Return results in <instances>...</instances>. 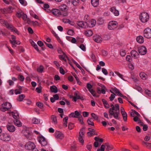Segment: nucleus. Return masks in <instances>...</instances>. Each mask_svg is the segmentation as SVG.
Segmentation results:
<instances>
[{"mask_svg":"<svg viewBox=\"0 0 151 151\" xmlns=\"http://www.w3.org/2000/svg\"><path fill=\"white\" fill-rule=\"evenodd\" d=\"M13 9V8L12 7L10 6L7 8V10L5 9H1V12H2L3 13H6V11H8V12L9 13H11Z\"/></svg>","mask_w":151,"mask_h":151,"instance_id":"nucleus-15","label":"nucleus"},{"mask_svg":"<svg viewBox=\"0 0 151 151\" xmlns=\"http://www.w3.org/2000/svg\"><path fill=\"white\" fill-rule=\"evenodd\" d=\"M138 51L139 53L141 55H145L147 52L146 48L143 46L139 47Z\"/></svg>","mask_w":151,"mask_h":151,"instance_id":"nucleus-7","label":"nucleus"},{"mask_svg":"<svg viewBox=\"0 0 151 151\" xmlns=\"http://www.w3.org/2000/svg\"><path fill=\"white\" fill-rule=\"evenodd\" d=\"M25 97V96L23 94H22L19 96L18 100L19 101H22L23 100V99Z\"/></svg>","mask_w":151,"mask_h":151,"instance_id":"nucleus-38","label":"nucleus"},{"mask_svg":"<svg viewBox=\"0 0 151 151\" xmlns=\"http://www.w3.org/2000/svg\"><path fill=\"white\" fill-rule=\"evenodd\" d=\"M91 3L94 7H97L99 3V0H91Z\"/></svg>","mask_w":151,"mask_h":151,"instance_id":"nucleus-21","label":"nucleus"},{"mask_svg":"<svg viewBox=\"0 0 151 151\" xmlns=\"http://www.w3.org/2000/svg\"><path fill=\"white\" fill-rule=\"evenodd\" d=\"M84 128L83 127L81 129L80 131L79 132V135L83 136L84 135Z\"/></svg>","mask_w":151,"mask_h":151,"instance_id":"nucleus-43","label":"nucleus"},{"mask_svg":"<svg viewBox=\"0 0 151 151\" xmlns=\"http://www.w3.org/2000/svg\"><path fill=\"white\" fill-rule=\"evenodd\" d=\"M63 22L65 23H68L71 25H73V24H71L70 23L71 22V21L68 19H66L63 20Z\"/></svg>","mask_w":151,"mask_h":151,"instance_id":"nucleus-57","label":"nucleus"},{"mask_svg":"<svg viewBox=\"0 0 151 151\" xmlns=\"http://www.w3.org/2000/svg\"><path fill=\"white\" fill-rule=\"evenodd\" d=\"M2 106H4L6 107L8 109H10L12 107V105L9 102H6L2 104Z\"/></svg>","mask_w":151,"mask_h":151,"instance_id":"nucleus-28","label":"nucleus"},{"mask_svg":"<svg viewBox=\"0 0 151 151\" xmlns=\"http://www.w3.org/2000/svg\"><path fill=\"white\" fill-rule=\"evenodd\" d=\"M25 148L29 150H33L35 148V145L33 142H29L25 144Z\"/></svg>","mask_w":151,"mask_h":151,"instance_id":"nucleus-5","label":"nucleus"},{"mask_svg":"<svg viewBox=\"0 0 151 151\" xmlns=\"http://www.w3.org/2000/svg\"><path fill=\"white\" fill-rule=\"evenodd\" d=\"M78 120L82 124H83V119L82 116H78Z\"/></svg>","mask_w":151,"mask_h":151,"instance_id":"nucleus-50","label":"nucleus"},{"mask_svg":"<svg viewBox=\"0 0 151 151\" xmlns=\"http://www.w3.org/2000/svg\"><path fill=\"white\" fill-rule=\"evenodd\" d=\"M77 24L79 27L82 28H85L88 27V23L86 22L79 21L77 22Z\"/></svg>","mask_w":151,"mask_h":151,"instance_id":"nucleus-9","label":"nucleus"},{"mask_svg":"<svg viewBox=\"0 0 151 151\" xmlns=\"http://www.w3.org/2000/svg\"><path fill=\"white\" fill-rule=\"evenodd\" d=\"M0 139L4 141H8L10 140L11 137L8 133L2 132L0 135Z\"/></svg>","mask_w":151,"mask_h":151,"instance_id":"nucleus-3","label":"nucleus"},{"mask_svg":"<svg viewBox=\"0 0 151 151\" xmlns=\"http://www.w3.org/2000/svg\"><path fill=\"white\" fill-rule=\"evenodd\" d=\"M91 116L94 119L97 120L98 119V116L94 113H92L91 114Z\"/></svg>","mask_w":151,"mask_h":151,"instance_id":"nucleus-52","label":"nucleus"},{"mask_svg":"<svg viewBox=\"0 0 151 151\" xmlns=\"http://www.w3.org/2000/svg\"><path fill=\"white\" fill-rule=\"evenodd\" d=\"M123 119L124 121H126L127 119V113L125 112L122 113Z\"/></svg>","mask_w":151,"mask_h":151,"instance_id":"nucleus-36","label":"nucleus"},{"mask_svg":"<svg viewBox=\"0 0 151 151\" xmlns=\"http://www.w3.org/2000/svg\"><path fill=\"white\" fill-rule=\"evenodd\" d=\"M31 134L32 133L31 132L27 130L23 132V134L24 136H25L27 138L29 139H30L31 138Z\"/></svg>","mask_w":151,"mask_h":151,"instance_id":"nucleus-13","label":"nucleus"},{"mask_svg":"<svg viewBox=\"0 0 151 151\" xmlns=\"http://www.w3.org/2000/svg\"><path fill=\"white\" fill-rule=\"evenodd\" d=\"M12 39V40H10V42L12 44L14 43V42H15L16 41V37L15 36L13 35H11Z\"/></svg>","mask_w":151,"mask_h":151,"instance_id":"nucleus-37","label":"nucleus"},{"mask_svg":"<svg viewBox=\"0 0 151 151\" xmlns=\"http://www.w3.org/2000/svg\"><path fill=\"white\" fill-rule=\"evenodd\" d=\"M149 16L148 14L146 12L141 13L139 18L141 21L143 23H145L149 19Z\"/></svg>","mask_w":151,"mask_h":151,"instance_id":"nucleus-2","label":"nucleus"},{"mask_svg":"<svg viewBox=\"0 0 151 151\" xmlns=\"http://www.w3.org/2000/svg\"><path fill=\"white\" fill-rule=\"evenodd\" d=\"M19 79L22 81H23L24 80V77L22 75H19L18 76Z\"/></svg>","mask_w":151,"mask_h":151,"instance_id":"nucleus-55","label":"nucleus"},{"mask_svg":"<svg viewBox=\"0 0 151 151\" xmlns=\"http://www.w3.org/2000/svg\"><path fill=\"white\" fill-rule=\"evenodd\" d=\"M115 74H116L120 78L123 80H124V76L123 75L117 72H115Z\"/></svg>","mask_w":151,"mask_h":151,"instance_id":"nucleus-45","label":"nucleus"},{"mask_svg":"<svg viewBox=\"0 0 151 151\" xmlns=\"http://www.w3.org/2000/svg\"><path fill=\"white\" fill-rule=\"evenodd\" d=\"M51 119L52 120V123L56 124L57 123V120L56 117L54 115H52L51 117Z\"/></svg>","mask_w":151,"mask_h":151,"instance_id":"nucleus-32","label":"nucleus"},{"mask_svg":"<svg viewBox=\"0 0 151 151\" xmlns=\"http://www.w3.org/2000/svg\"><path fill=\"white\" fill-rule=\"evenodd\" d=\"M102 38L99 35H96L93 36V40L97 43H100L102 41Z\"/></svg>","mask_w":151,"mask_h":151,"instance_id":"nucleus-11","label":"nucleus"},{"mask_svg":"<svg viewBox=\"0 0 151 151\" xmlns=\"http://www.w3.org/2000/svg\"><path fill=\"white\" fill-rule=\"evenodd\" d=\"M80 48L83 51H85L86 50V47L83 44L81 45L80 46Z\"/></svg>","mask_w":151,"mask_h":151,"instance_id":"nucleus-61","label":"nucleus"},{"mask_svg":"<svg viewBox=\"0 0 151 151\" xmlns=\"http://www.w3.org/2000/svg\"><path fill=\"white\" fill-rule=\"evenodd\" d=\"M1 34L3 36H6L7 35V32L6 29L4 30V32L0 28V35Z\"/></svg>","mask_w":151,"mask_h":151,"instance_id":"nucleus-39","label":"nucleus"},{"mask_svg":"<svg viewBox=\"0 0 151 151\" xmlns=\"http://www.w3.org/2000/svg\"><path fill=\"white\" fill-rule=\"evenodd\" d=\"M111 89L113 91L115 92L116 93H117V95L118 96H119L120 93H121L119 90L116 88H111Z\"/></svg>","mask_w":151,"mask_h":151,"instance_id":"nucleus-41","label":"nucleus"},{"mask_svg":"<svg viewBox=\"0 0 151 151\" xmlns=\"http://www.w3.org/2000/svg\"><path fill=\"white\" fill-rule=\"evenodd\" d=\"M117 25L118 23L116 22L112 21L109 23L108 28L109 30H113L116 28Z\"/></svg>","mask_w":151,"mask_h":151,"instance_id":"nucleus-4","label":"nucleus"},{"mask_svg":"<svg viewBox=\"0 0 151 151\" xmlns=\"http://www.w3.org/2000/svg\"><path fill=\"white\" fill-rule=\"evenodd\" d=\"M131 55L132 57L134 58H137L139 57V54L136 50H132L131 52Z\"/></svg>","mask_w":151,"mask_h":151,"instance_id":"nucleus-17","label":"nucleus"},{"mask_svg":"<svg viewBox=\"0 0 151 151\" xmlns=\"http://www.w3.org/2000/svg\"><path fill=\"white\" fill-rule=\"evenodd\" d=\"M52 12L53 14L57 16L62 15V14L60 10L57 9H54L52 10Z\"/></svg>","mask_w":151,"mask_h":151,"instance_id":"nucleus-12","label":"nucleus"},{"mask_svg":"<svg viewBox=\"0 0 151 151\" xmlns=\"http://www.w3.org/2000/svg\"><path fill=\"white\" fill-rule=\"evenodd\" d=\"M7 28L11 30L12 32L15 33L18 35H19V31L12 24H10Z\"/></svg>","mask_w":151,"mask_h":151,"instance_id":"nucleus-8","label":"nucleus"},{"mask_svg":"<svg viewBox=\"0 0 151 151\" xmlns=\"http://www.w3.org/2000/svg\"><path fill=\"white\" fill-rule=\"evenodd\" d=\"M102 71L103 72V73L106 75H107L108 73L107 70L104 68H102Z\"/></svg>","mask_w":151,"mask_h":151,"instance_id":"nucleus-60","label":"nucleus"},{"mask_svg":"<svg viewBox=\"0 0 151 151\" xmlns=\"http://www.w3.org/2000/svg\"><path fill=\"white\" fill-rule=\"evenodd\" d=\"M44 68L43 66L42 65H41L37 68V70L38 72L40 73H42L43 71Z\"/></svg>","mask_w":151,"mask_h":151,"instance_id":"nucleus-33","label":"nucleus"},{"mask_svg":"<svg viewBox=\"0 0 151 151\" xmlns=\"http://www.w3.org/2000/svg\"><path fill=\"white\" fill-rule=\"evenodd\" d=\"M79 0H72V4L75 6H76L78 5Z\"/></svg>","mask_w":151,"mask_h":151,"instance_id":"nucleus-40","label":"nucleus"},{"mask_svg":"<svg viewBox=\"0 0 151 151\" xmlns=\"http://www.w3.org/2000/svg\"><path fill=\"white\" fill-rule=\"evenodd\" d=\"M75 115L76 117V118H78V116H80L81 114L79 113L77 111H76L74 112Z\"/></svg>","mask_w":151,"mask_h":151,"instance_id":"nucleus-53","label":"nucleus"},{"mask_svg":"<svg viewBox=\"0 0 151 151\" xmlns=\"http://www.w3.org/2000/svg\"><path fill=\"white\" fill-rule=\"evenodd\" d=\"M93 96H96V95L95 91L93 89L89 91Z\"/></svg>","mask_w":151,"mask_h":151,"instance_id":"nucleus-47","label":"nucleus"},{"mask_svg":"<svg viewBox=\"0 0 151 151\" xmlns=\"http://www.w3.org/2000/svg\"><path fill=\"white\" fill-rule=\"evenodd\" d=\"M50 90L51 91L54 93H56L58 92L57 87L55 86H51L50 87Z\"/></svg>","mask_w":151,"mask_h":151,"instance_id":"nucleus-23","label":"nucleus"},{"mask_svg":"<svg viewBox=\"0 0 151 151\" xmlns=\"http://www.w3.org/2000/svg\"><path fill=\"white\" fill-rule=\"evenodd\" d=\"M84 33L85 35L88 36H91L93 34L92 31L91 30H88L86 31Z\"/></svg>","mask_w":151,"mask_h":151,"instance_id":"nucleus-26","label":"nucleus"},{"mask_svg":"<svg viewBox=\"0 0 151 151\" xmlns=\"http://www.w3.org/2000/svg\"><path fill=\"white\" fill-rule=\"evenodd\" d=\"M20 43L19 41H17L16 40L15 41V42H14V43H12V47H14L16 46L15 45H19L20 44Z\"/></svg>","mask_w":151,"mask_h":151,"instance_id":"nucleus-51","label":"nucleus"},{"mask_svg":"<svg viewBox=\"0 0 151 151\" xmlns=\"http://www.w3.org/2000/svg\"><path fill=\"white\" fill-rule=\"evenodd\" d=\"M120 54L122 56H124L126 55L125 50L123 49L121 50L120 51Z\"/></svg>","mask_w":151,"mask_h":151,"instance_id":"nucleus-48","label":"nucleus"},{"mask_svg":"<svg viewBox=\"0 0 151 151\" xmlns=\"http://www.w3.org/2000/svg\"><path fill=\"white\" fill-rule=\"evenodd\" d=\"M87 122L89 125L92 126L94 125V123L93 122V119L92 118H89L87 120Z\"/></svg>","mask_w":151,"mask_h":151,"instance_id":"nucleus-31","label":"nucleus"},{"mask_svg":"<svg viewBox=\"0 0 151 151\" xmlns=\"http://www.w3.org/2000/svg\"><path fill=\"white\" fill-rule=\"evenodd\" d=\"M33 123L35 124H37L39 123V121L35 118H33L32 120Z\"/></svg>","mask_w":151,"mask_h":151,"instance_id":"nucleus-49","label":"nucleus"},{"mask_svg":"<svg viewBox=\"0 0 151 151\" xmlns=\"http://www.w3.org/2000/svg\"><path fill=\"white\" fill-rule=\"evenodd\" d=\"M78 140L81 143H83L84 140L83 139V136L79 135L78 138Z\"/></svg>","mask_w":151,"mask_h":151,"instance_id":"nucleus-42","label":"nucleus"},{"mask_svg":"<svg viewBox=\"0 0 151 151\" xmlns=\"http://www.w3.org/2000/svg\"><path fill=\"white\" fill-rule=\"evenodd\" d=\"M15 125L18 127H20L22 125V123L20 121H19L18 119H15L14 122Z\"/></svg>","mask_w":151,"mask_h":151,"instance_id":"nucleus-27","label":"nucleus"},{"mask_svg":"<svg viewBox=\"0 0 151 151\" xmlns=\"http://www.w3.org/2000/svg\"><path fill=\"white\" fill-rule=\"evenodd\" d=\"M139 76L143 80H145L147 77V75L144 73L141 72L139 74Z\"/></svg>","mask_w":151,"mask_h":151,"instance_id":"nucleus-25","label":"nucleus"},{"mask_svg":"<svg viewBox=\"0 0 151 151\" xmlns=\"http://www.w3.org/2000/svg\"><path fill=\"white\" fill-rule=\"evenodd\" d=\"M109 113L110 115L113 116L115 119H118L119 113V105L118 104H116L115 107L110 108L109 109Z\"/></svg>","mask_w":151,"mask_h":151,"instance_id":"nucleus-1","label":"nucleus"},{"mask_svg":"<svg viewBox=\"0 0 151 151\" xmlns=\"http://www.w3.org/2000/svg\"><path fill=\"white\" fill-rule=\"evenodd\" d=\"M92 87V86L89 83H88L87 85V87L88 89V91L91 89V88Z\"/></svg>","mask_w":151,"mask_h":151,"instance_id":"nucleus-64","label":"nucleus"},{"mask_svg":"<svg viewBox=\"0 0 151 151\" xmlns=\"http://www.w3.org/2000/svg\"><path fill=\"white\" fill-rule=\"evenodd\" d=\"M105 146L106 149L108 150H109L111 149V147L109 146V144L108 143L105 144Z\"/></svg>","mask_w":151,"mask_h":151,"instance_id":"nucleus-44","label":"nucleus"},{"mask_svg":"<svg viewBox=\"0 0 151 151\" xmlns=\"http://www.w3.org/2000/svg\"><path fill=\"white\" fill-rule=\"evenodd\" d=\"M55 136L56 138L60 139H62L64 137L63 134L61 132L57 131L55 132Z\"/></svg>","mask_w":151,"mask_h":151,"instance_id":"nucleus-10","label":"nucleus"},{"mask_svg":"<svg viewBox=\"0 0 151 151\" xmlns=\"http://www.w3.org/2000/svg\"><path fill=\"white\" fill-rule=\"evenodd\" d=\"M68 34L70 35H72L74 34V32L72 29H69L68 31Z\"/></svg>","mask_w":151,"mask_h":151,"instance_id":"nucleus-58","label":"nucleus"},{"mask_svg":"<svg viewBox=\"0 0 151 151\" xmlns=\"http://www.w3.org/2000/svg\"><path fill=\"white\" fill-rule=\"evenodd\" d=\"M145 93L149 96H151V91L147 89L145 90Z\"/></svg>","mask_w":151,"mask_h":151,"instance_id":"nucleus-56","label":"nucleus"},{"mask_svg":"<svg viewBox=\"0 0 151 151\" xmlns=\"http://www.w3.org/2000/svg\"><path fill=\"white\" fill-rule=\"evenodd\" d=\"M110 91L111 93H113V94H111L110 96L109 99L111 101H112L113 99H114V98H115V94H114L113 92H112V91L111 90H110Z\"/></svg>","mask_w":151,"mask_h":151,"instance_id":"nucleus-35","label":"nucleus"},{"mask_svg":"<svg viewBox=\"0 0 151 151\" xmlns=\"http://www.w3.org/2000/svg\"><path fill=\"white\" fill-rule=\"evenodd\" d=\"M74 127V125L73 123H70L69 124L68 128L70 129H72Z\"/></svg>","mask_w":151,"mask_h":151,"instance_id":"nucleus-59","label":"nucleus"},{"mask_svg":"<svg viewBox=\"0 0 151 151\" xmlns=\"http://www.w3.org/2000/svg\"><path fill=\"white\" fill-rule=\"evenodd\" d=\"M24 13L20 9H18L16 12V15L19 17L20 18L21 17L22 15Z\"/></svg>","mask_w":151,"mask_h":151,"instance_id":"nucleus-22","label":"nucleus"},{"mask_svg":"<svg viewBox=\"0 0 151 151\" xmlns=\"http://www.w3.org/2000/svg\"><path fill=\"white\" fill-rule=\"evenodd\" d=\"M137 42L139 43H142L144 41V38L142 36H138L136 38Z\"/></svg>","mask_w":151,"mask_h":151,"instance_id":"nucleus-20","label":"nucleus"},{"mask_svg":"<svg viewBox=\"0 0 151 151\" xmlns=\"http://www.w3.org/2000/svg\"><path fill=\"white\" fill-rule=\"evenodd\" d=\"M59 8L62 11H65L67 9V6L65 4H63L59 6Z\"/></svg>","mask_w":151,"mask_h":151,"instance_id":"nucleus-24","label":"nucleus"},{"mask_svg":"<svg viewBox=\"0 0 151 151\" xmlns=\"http://www.w3.org/2000/svg\"><path fill=\"white\" fill-rule=\"evenodd\" d=\"M13 118L15 119H18L19 118V114L16 111H14L12 113Z\"/></svg>","mask_w":151,"mask_h":151,"instance_id":"nucleus-19","label":"nucleus"},{"mask_svg":"<svg viewBox=\"0 0 151 151\" xmlns=\"http://www.w3.org/2000/svg\"><path fill=\"white\" fill-rule=\"evenodd\" d=\"M126 59L127 61L130 62L132 60L131 57L130 55H127L126 57Z\"/></svg>","mask_w":151,"mask_h":151,"instance_id":"nucleus-63","label":"nucleus"},{"mask_svg":"<svg viewBox=\"0 0 151 151\" xmlns=\"http://www.w3.org/2000/svg\"><path fill=\"white\" fill-rule=\"evenodd\" d=\"M31 43L32 45L37 51H39V50L38 48L37 45L36 43H35L33 41H32L31 42Z\"/></svg>","mask_w":151,"mask_h":151,"instance_id":"nucleus-30","label":"nucleus"},{"mask_svg":"<svg viewBox=\"0 0 151 151\" xmlns=\"http://www.w3.org/2000/svg\"><path fill=\"white\" fill-rule=\"evenodd\" d=\"M46 141L45 138L43 137H40L39 138L38 141L40 143L42 142V141Z\"/></svg>","mask_w":151,"mask_h":151,"instance_id":"nucleus-46","label":"nucleus"},{"mask_svg":"<svg viewBox=\"0 0 151 151\" xmlns=\"http://www.w3.org/2000/svg\"><path fill=\"white\" fill-rule=\"evenodd\" d=\"M7 130L10 132H13L15 130L14 126L12 125H8L6 126Z\"/></svg>","mask_w":151,"mask_h":151,"instance_id":"nucleus-14","label":"nucleus"},{"mask_svg":"<svg viewBox=\"0 0 151 151\" xmlns=\"http://www.w3.org/2000/svg\"><path fill=\"white\" fill-rule=\"evenodd\" d=\"M0 22L1 24H4L7 28L10 24L6 21H5L3 19H0Z\"/></svg>","mask_w":151,"mask_h":151,"instance_id":"nucleus-29","label":"nucleus"},{"mask_svg":"<svg viewBox=\"0 0 151 151\" xmlns=\"http://www.w3.org/2000/svg\"><path fill=\"white\" fill-rule=\"evenodd\" d=\"M89 23L88 24V27H93L96 24V21L94 19H91L89 22Z\"/></svg>","mask_w":151,"mask_h":151,"instance_id":"nucleus-16","label":"nucleus"},{"mask_svg":"<svg viewBox=\"0 0 151 151\" xmlns=\"http://www.w3.org/2000/svg\"><path fill=\"white\" fill-rule=\"evenodd\" d=\"M88 130L89 131V132H88L87 133L88 135L89 134H90L91 135H92L94 134V132H95L94 129L91 128H89L88 129Z\"/></svg>","mask_w":151,"mask_h":151,"instance_id":"nucleus-34","label":"nucleus"},{"mask_svg":"<svg viewBox=\"0 0 151 151\" xmlns=\"http://www.w3.org/2000/svg\"><path fill=\"white\" fill-rule=\"evenodd\" d=\"M37 106L40 108H42L43 106V104L42 103L38 102L37 103Z\"/></svg>","mask_w":151,"mask_h":151,"instance_id":"nucleus-62","label":"nucleus"},{"mask_svg":"<svg viewBox=\"0 0 151 151\" xmlns=\"http://www.w3.org/2000/svg\"><path fill=\"white\" fill-rule=\"evenodd\" d=\"M65 55H64V56L63 55H60L59 56V58L60 59L62 60H64L65 62H66L67 61V60L65 58Z\"/></svg>","mask_w":151,"mask_h":151,"instance_id":"nucleus-54","label":"nucleus"},{"mask_svg":"<svg viewBox=\"0 0 151 151\" xmlns=\"http://www.w3.org/2000/svg\"><path fill=\"white\" fill-rule=\"evenodd\" d=\"M111 11L113 13L115 16H118L119 14V11L116 10L114 7H112L111 8Z\"/></svg>","mask_w":151,"mask_h":151,"instance_id":"nucleus-18","label":"nucleus"},{"mask_svg":"<svg viewBox=\"0 0 151 151\" xmlns=\"http://www.w3.org/2000/svg\"><path fill=\"white\" fill-rule=\"evenodd\" d=\"M144 36L147 38H151V29L149 28H147L144 31Z\"/></svg>","mask_w":151,"mask_h":151,"instance_id":"nucleus-6","label":"nucleus"}]
</instances>
